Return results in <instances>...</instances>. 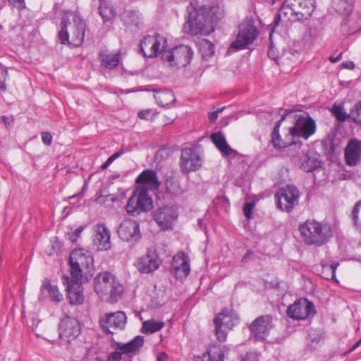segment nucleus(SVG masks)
I'll return each mask as SVG.
<instances>
[{"instance_id":"1","label":"nucleus","mask_w":361,"mask_h":361,"mask_svg":"<svg viewBox=\"0 0 361 361\" xmlns=\"http://www.w3.org/2000/svg\"><path fill=\"white\" fill-rule=\"evenodd\" d=\"M59 39L63 44L80 46L85 37L86 24L76 13L67 11L61 17Z\"/></svg>"},{"instance_id":"2","label":"nucleus","mask_w":361,"mask_h":361,"mask_svg":"<svg viewBox=\"0 0 361 361\" xmlns=\"http://www.w3.org/2000/svg\"><path fill=\"white\" fill-rule=\"evenodd\" d=\"M299 231L303 242L307 245L320 247L326 244L332 236L331 226L313 219L300 223Z\"/></svg>"},{"instance_id":"3","label":"nucleus","mask_w":361,"mask_h":361,"mask_svg":"<svg viewBox=\"0 0 361 361\" xmlns=\"http://www.w3.org/2000/svg\"><path fill=\"white\" fill-rule=\"evenodd\" d=\"M94 285L97 293L111 303L116 302L123 291V286L116 276L108 271L97 274Z\"/></svg>"},{"instance_id":"4","label":"nucleus","mask_w":361,"mask_h":361,"mask_svg":"<svg viewBox=\"0 0 361 361\" xmlns=\"http://www.w3.org/2000/svg\"><path fill=\"white\" fill-rule=\"evenodd\" d=\"M185 32L195 36L197 35H208L214 30L209 18L204 9L200 8L189 13L188 19L183 25Z\"/></svg>"},{"instance_id":"5","label":"nucleus","mask_w":361,"mask_h":361,"mask_svg":"<svg viewBox=\"0 0 361 361\" xmlns=\"http://www.w3.org/2000/svg\"><path fill=\"white\" fill-rule=\"evenodd\" d=\"M71 278L82 280L83 273H90L93 258L90 251L84 249L73 250L69 257Z\"/></svg>"},{"instance_id":"6","label":"nucleus","mask_w":361,"mask_h":361,"mask_svg":"<svg viewBox=\"0 0 361 361\" xmlns=\"http://www.w3.org/2000/svg\"><path fill=\"white\" fill-rule=\"evenodd\" d=\"M152 199L144 187L137 188L128 199L126 209L128 214L137 216L142 212H147L153 207Z\"/></svg>"},{"instance_id":"7","label":"nucleus","mask_w":361,"mask_h":361,"mask_svg":"<svg viewBox=\"0 0 361 361\" xmlns=\"http://www.w3.org/2000/svg\"><path fill=\"white\" fill-rule=\"evenodd\" d=\"M316 131V123L308 114L295 116L294 126L290 128L289 135L293 140L300 141V138L307 140Z\"/></svg>"},{"instance_id":"8","label":"nucleus","mask_w":361,"mask_h":361,"mask_svg":"<svg viewBox=\"0 0 361 361\" xmlns=\"http://www.w3.org/2000/svg\"><path fill=\"white\" fill-rule=\"evenodd\" d=\"M258 33L259 31L254 25L253 18L246 17L239 25L238 34L236 39L232 42L231 48L235 49V51L246 48L255 40Z\"/></svg>"},{"instance_id":"9","label":"nucleus","mask_w":361,"mask_h":361,"mask_svg":"<svg viewBox=\"0 0 361 361\" xmlns=\"http://www.w3.org/2000/svg\"><path fill=\"white\" fill-rule=\"evenodd\" d=\"M300 193L295 185H286L274 195L277 209L290 213L298 204Z\"/></svg>"},{"instance_id":"10","label":"nucleus","mask_w":361,"mask_h":361,"mask_svg":"<svg viewBox=\"0 0 361 361\" xmlns=\"http://www.w3.org/2000/svg\"><path fill=\"white\" fill-rule=\"evenodd\" d=\"M193 51L189 46L181 44L164 51L161 59L164 61L169 62L171 66L183 68L190 63Z\"/></svg>"},{"instance_id":"11","label":"nucleus","mask_w":361,"mask_h":361,"mask_svg":"<svg viewBox=\"0 0 361 361\" xmlns=\"http://www.w3.org/2000/svg\"><path fill=\"white\" fill-rule=\"evenodd\" d=\"M166 47V39L159 35H147L140 42V52L147 58L157 57L164 52Z\"/></svg>"},{"instance_id":"12","label":"nucleus","mask_w":361,"mask_h":361,"mask_svg":"<svg viewBox=\"0 0 361 361\" xmlns=\"http://www.w3.org/2000/svg\"><path fill=\"white\" fill-rule=\"evenodd\" d=\"M274 326L273 317L271 314L261 315L255 319L249 326L250 338L256 341H264Z\"/></svg>"},{"instance_id":"13","label":"nucleus","mask_w":361,"mask_h":361,"mask_svg":"<svg viewBox=\"0 0 361 361\" xmlns=\"http://www.w3.org/2000/svg\"><path fill=\"white\" fill-rule=\"evenodd\" d=\"M286 313L288 317L295 320H304L312 317L316 314V310L312 302L300 298L288 307Z\"/></svg>"},{"instance_id":"14","label":"nucleus","mask_w":361,"mask_h":361,"mask_svg":"<svg viewBox=\"0 0 361 361\" xmlns=\"http://www.w3.org/2000/svg\"><path fill=\"white\" fill-rule=\"evenodd\" d=\"M178 216V207L169 204L159 207L154 211V219L162 230L166 231L172 229Z\"/></svg>"},{"instance_id":"15","label":"nucleus","mask_w":361,"mask_h":361,"mask_svg":"<svg viewBox=\"0 0 361 361\" xmlns=\"http://www.w3.org/2000/svg\"><path fill=\"white\" fill-rule=\"evenodd\" d=\"M202 163V158L195 149L189 147L181 150L179 166L182 173L188 174L197 171Z\"/></svg>"},{"instance_id":"16","label":"nucleus","mask_w":361,"mask_h":361,"mask_svg":"<svg viewBox=\"0 0 361 361\" xmlns=\"http://www.w3.org/2000/svg\"><path fill=\"white\" fill-rule=\"evenodd\" d=\"M215 334L219 342H224L227 338L228 331L231 330L236 324V319L229 313L227 309L218 313L214 319Z\"/></svg>"},{"instance_id":"17","label":"nucleus","mask_w":361,"mask_h":361,"mask_svg":"<svg viewBox=\"0 0 361 361\" xmlns=\"http://www.w3.org/2000/svg\"><path fill=\"white\" fill-rule=\"evenodd\" d=\"M283 120V118H282L280 121H277L271 133L272 145L276 149L286 148L287 152L290 153L291 156L294 157L296 155H299L300 150L302 146V142L301 141L292 140L290 142H287L281 139V137L279 134V128Z\"/></svg>"},{"instance_id":"18","label":"nucleus","mask_w":361,"mask_h":361,"mask_svg":"<svg viewBox=\"0 0 361 361\" xmlns=\"http://www.w3.org/2000/svg\"><path fill=\"white\" fill-rule=\"evenodd\" d=\"M190 258L183 251L176 254L172 259L170 273L176 279H185L190 272Z\"/></svg>"},{"instance_id":"19","label":"nucleus","mask_w":361,"mask_h":361,"mask_svg":"<svg viewBox=\"0 0 361 361\" xmlns=\"http://www.w3.org/2000/svg\"><path fill=\"white\" fill-rule=\"evenodd\" d=\"M127 317L123 312L118 311L109 313L99 321L104 331L108 334H114V331L124 329Z\"/></svg>"},{"instance_id":"20","label":"nucleus","mask_w":361,"mask_h":361,"mask_svg":"<svg viewBox=\"0 0 361 361\" xmlns=\"http://www.w3.org/2000/svg\"><path fill=\"white\" fill-rule=\"evenodd\" d=\"M62 280L63 283L66 286V291L70 304L75 305L82 304L85 297L82 280L75 281V279H70L67 276H63Z\"/></svg>"},{"instance_id":"21","label":"nucleus","mask_w":361,"mask_h":361,"mask_svg":"<svg viewBox=\"0 0 361 361\" xmlns=\"http://www.w3.org/2000/svg\"><path fill=\"white\" fill-rule=\"evenodd\" d=\"M117 232L121 240L130 243H135L141 238L139 224L131 219H126L121 222Z\"/></svg>"},{"instance_id":"22","label":"nucleus","mask_w":361,"mask_h":361,"mask_svg":"<svg viewBox=\"0 0 361 361\" xmlns=\"http://www.w3.org/2000/svg\"><path fill=\"white\" fill-rule=\"evenodd\" d=\"M59 329L60 338L68 342L75 339L80 331L78 321L69 316L61 320Z\"/></svg>"},{"instance_id":"23","label":"nucleus","mask_w":361,"mask_h":361,"mask_svg":"<svg viewBox=\"0 0 361 361\" xmlns=\"http://www.w3.org/2000/svg\"><path fill=\"white\" fill-rule=\"evenodd\" d=\"M344 156L348 166H356L361 159V141L351 139L345 148Z\"/></svg>"},{"instance_id":"24","label":"nucleus","mask_w":361,"mask_h":361,"mask_svg":"<svg viewBox=\"0 0 361 361\" xmlns=\"http://www.w3.org/2000/svg\"><path fill=\"white\" fill-rule=\"evenodd\" d=\"M159 267L158 255L155 250H149L145 255L140 258L137 269L141 273L149 274Z\"/></svg>"},{"instance_id":"25","label":"nucleus","mask_w":361,"mask_h":361,"mask_svg":"<svg viewBox=\"0 0 361 361\" xmlns=\"http://www.w3.org/2000/svg\"><path fill=\"white\" fill-rule=\"evenodd\" d=\"M136 183L142 185L140 187H144L147 190H157L161 183L157 178V172L152 169H146L143 171L136 178Z\"/></svg>"},{"instance_id":"26","label":"nucleus","mask_w":361,"mask_h":361,"mask_svg":"<svg viewBox=\"0 0 361 361\" xmlns=\"http://www.w3.org/2000/svg\"><path fill=\"white\" fill-rule=\"evenodd\" d=\"M94 243L98 250H108L111 248V233L104 224H97Z\"/></svg>"},{"instance_id":"27","label":"nucleus","mask_w":361,"mask_h":361,"mask_svg":"<svg viewBox=\"0 0 361 361\" xmlns=\"http://www.w3.org/2000/svg\"><path fill=\"white\" fill-rule=\"evenodd\" d=\"M296 6V20L298 21L308 19L316 7L315 0H295Z\"/></svg>"},{"instance_id":"28","label":"nucleus","mask_w":361,"mask_h":361,"mask_svg":"<svg viewBox=\"0 0 361 361\" xmlns=\"http://www.w3.org/2000/svg\"><path fill=\"white\" fill-rule=\"evenodd\" d=\"M211 140L224 156L235 157L239 154L236 150L233 149L228 145L224 134L221 132L212 133L211 135Z\"/></svg>"},{"instance_id":"29","label":"nucleus","mask_w":361,"mask_h":361,"mask_svg":"<svg viewBox=\"0 0 361 361\" xmlns=\"http://www.w3.org/2000/svg\"><path fill=\"white\" fill-rule=\"evenodd\" d=\"M120 18L126 26L132 29H138L142 24V18L137 11L125 10L121 13Z\"/></svg>"},{"instance_id":"30","label":"nucleus","mask_w":361,"mask_h":361,"mask_svg":"<svg viewBox=\"0 0 361 361\" xmlns=\"http://www.w3.org/2000/svg\"><path fill=\"white\" fill-rule=\"evenodd\" d=\"M154 97L159 106L169 108L173 105L176 98L171 90H154Z\"/></svg>"},{"instance_id":"31","label":"nucleus","mask_w":361,"mask_h":361,"mask_svg":"<svg viewBox=\"0 0 361 361\" xmlns=\"http://www.w3.org/2000/svg\"><path fill=\"white\" fill-rule=\"evenodd\" d=\"M144 344V337L137 336L130 341L126 343H116V348L122 351V353L128 354L138 351Z\"/></svg>"},{"instance_id":"32","label":"nucleus","mask_w":361,"mask_h":361,"mask_svg":"<svg viewBox=\"0 0 361 361\" xmlns=\"http://www.w3.org/2000/svg\"><path fill=\"white\" fill-rule=\"evenodd\" d=\"M224 348L225 346L222 348L214 347L204 353L202 355L197 357L195 361H224Z\"/></svg>"},{"instance_id":"33","label":"nucleus","mask_w":361,"mask_h":361,"mask_svg":"<svg viewBox=\"0 0 361 361\" xmlns=\"http://www.w3.org/2000/svg\"><path fill=\"white\" fill-rule=\"evenodd\" d=\"M99 59L102 64L108 69H112L117 67L119 64L120 56L118 53L109 52L108 51H100Z\"/></svg>"},{"instance_id":"34","label":"nucleus","mask_w":361,"mask_h":361,"mask_svg":"<svg viewBox=\"0 0 361 361\" xmlns=\"http://www.w3.org/2000/svg\"><path fill=\"white\" fill-rule=\"evenodd\" d=\"M99 13L104 22L111 20L116 15L111 2L107 0H99Z\"/></svg>"},{"instance_id":"35","label":"nucleus","mask_w":361,"mask_h":361,"mask_svg":"<svg viewBox=\"0 0 361 361\" xmlns=\"http://www.w3.org/2000/svg\"><path fill=\"white\" fill-rule=\"evenodd\" d=\"M336 11L342 15H350L352 12L355 0H332Z\"/></svg>"},{"instance_id":"36","label":"nucleus","mask_w":361,"mask_h":361,"mask_svg":"<svg viewBox=\"0 0 361 361\" xmlns=\"http://www.w3.org/2000/svg\"><path fill=\"white\" fill-rule=\"evenodd\" d=\"M201 8L204 9V11L206 12L207 17L209 18V19L211 20V23L213 25L214 23H217L224 16V12L223 8L218 4L210 6L208 8L204 6L201 7Z\"/></svg>"},{"instance_id":"37","label":"nucleus","mask_w":361,"mask_h":361,"mask_svg":"<svg viewBox=\"0 0 361 361\" xmlns=\"http://www.w3.org/2000/svg\"><path fill=\"white\" fill-rule=\"evenodd\" d=\"M294 1L295 0H285L282 4L281 7L279 10L282 16L287 17L291 20H297V10Z\"/></svg>"},{"instance_id":"38","label":"nucleus","mask_w":361,"mask_h":361,"mask_svg":"<svg viewBox=\"0 0 361 361\" xmlns=\"http://www.w3.org/2000/svg\"><path fill=\"white\" fill-rule=\"evenodd\" d=\"M301 169L305 172H312L318 167H319L321 161L316 157V156L309 155L305 154L303 159H300Z\"/></svg>"},{"instance_id":"39","label":"nucleus","mask_w":361,"mask_h":361,"mask_svg":"<svg viewBox=\"0 0 361 361\" xmlns=\"http://www.w3.org/2000/svg\"><path fill=\"white\" fill-rule=\"evenodd\" d=\"M41 289H47L49 292L51 300L54 302H59L63 299V295L59 292L57 286L50 284V281L47 279H45L42 281Z\"/></svg>"},{"instance_id":"40","label":"nucleus","mask_w":361,"mask_h":361,"mask_svg":"<svg viewBox=\"0 0 361 361\" xmlns=\"http://www.w3.org/2000/svg\"><path fill=\"white\" fill-rule=\"evenodd\" d=\"M164 326V322L147 320L143 322L142 332L144 334H152L159 331Z\"/></svg>"},{"instance_id":"41","label":"nucleus","mask_w":361,"mask_h":361,"mask_svg":"<svg viewBox=\"0 0 361 361\" xmlns=\"http://www.w3.org/2000/svg\"><path fill=\"white\" fill-rule=\"evenodd\" d=\"M165 186L169 192L173 195H178L183 192L179 183L173 177H169L165 181Z\"/></svg>"},{"instance_id":"42","label":"nucleus","mask_w":361,"mask_h":361,"mask_svg":"<svg viewBox=\"0 0 361 361\" xmlns=\"http://www.w3.org/2000/svg\"><path fill=\"white\" fill-rule=\"evenodd\" d=\"M214 45L209 40H203L200 45V51L203 58L211 57L214 54Z\"/></svg>"},{"instance_id":"43","label":"nucleus","mask_w":361,"mask_h":361,"mask_svg":"<svg viewBox=\"0 0 361 361\" xmlns=\"http://www.w3.org/2000/svg\"><path fill=\"white\" fill-rule=\"evenodd\" d=\"M349 116L355 123L361 126V100L357 101L352 107Z\"/></svg>"},{"instance_id":"44","label":"nucleus","mask_w":361,"mask_h":361,"mask_svg":"<svg viewBox=\"0 0 361 361\" xmlns=\"http://www.w3.org/2000/svg\"><path fill=\"white\" fill-rule=\"evenodd\" d=\"M331 112L336 117V120L339 122H344L347 119L350 118V113L347 114L343 109L342 105L334 104L332 107Z\"/></svg>"},{"instance_id":"45","label":"nucleus","mask_w":361,"mask_h":361,"mask_svg":"<svg viewBox=\"0 0 361 361\" xmlns=\"http://www.w3.org/2000/svg\"><path fill=\"white\" fill-rule=\"evenodd\" d=\"M310 343H307V348L313 351L316 350L320 345L321 336L319 335L309 334Z\"/></svg>"},{"instance_id":"46","label":"nucleus","mask_w":361,"mask_h":361,"mask_svg":"<svg viewBox=\"0 0 361 361\" xmlns=\"http://www.w3.org/2000/svg\"><path fill=\"white\" fill-rule=\"evenodd\" d=\"M360 206H361V201H358L355 204L353 209L352 211V217H353L354 224L357 227V229H360V232H361V223L359 222L358 213H359V208Z\"/></svg>"},{"instance_id":"47","label":"nucleus","mask_w":361,"mask_h":361,"mask_svg":"<svg viewBox=\"0 0 361 361\" xmlns=\"http://www.w3.org/2000/svg\"><path fill=\"white\" fill-rule=\"evenodd\" d=\"M8 76L6 68L1 67L0 69V90L3 92L6 90V80Z\"/></svg>"},{"instance_id":"48","label":"nucleus","mask_w":361,"mask_h":361,"mask_svg":"<svg viewBox=\"0 0 361 361\" xmlns=\"http://www.w3.org/2000/svg\"><path fill=\"white\" fill-rule=\"evenodd\" d=\"M84 229L83 226H79L78 228L75 229L73 231L68 233V238L72 243H75L77 239L80 236L81 233Z\"/></svg>"},{"instance_id":"49","label":"nucleus","mask_w":361,"mask_h":361,"mask_svg":"<svg viewBox=\"0 0 361 361\" xmlns=\"http://www.w3.org/2000/svg\"><path fill=\"white\" fill-rule=\"evenodd\" d=\"M255 207L253 202H246L243 206L244 215L247 219L252 218V209Z\"/></svg>"},{"instance_id":"50","label":"nucleus","mask_w":361,"mask_h":361,"mask_svg":"<svg viewBox=\"0 0 361 361\" xmlns=\"http://www.w3.org/2000/svg\"><path fill=\"white\" fill-rule=\"evenodd\" d=\"M42 142L47 145L50 146L52 142V135L49 132H44L42 133Z\"/></svg>"},{"instance_id":"51","label":"nucleus","mask_w":361,"mask_h":361,"mask_svg":"<svg viewBox=\"0 0 361 361\" xmlns=\"http://www.w3.org/2000/svg\"><path fill=\"white\" fill-rule=\"evenodd\" d=\"M242 361H259V357L256 352H248Z\"/></svg>"},{"instance_id":"52","label":"nucleus","mask_w":361,"mask_h":361,"mask_svg":"<svg viewBox=\"0 0 361 361\" xmlns=\"http://www.w3.org/2000/svg\"><path fill=\"white\" fill-rule=\"evenodd\" d=\"M122 351H114L108 356V361H120L122 359Z\"/></svg>"},{"instance_id":"53","label":"nucleus","mask_w":361,"mask_h":361,"mask_svg":"<svg viewBox=\"0 0 361 361\" xmlns=\"http://www.w3.org/2000/svg\"><path fill=\"white\" fill-rule=\"evenodd\" d=\"M8 1L12 6H13L14 7L17 8L19 10L23 9L25 7V0H8Z\"/></svg>"},{"instance_id":"54","label":"nucleus","mask_w":361,"mask_h":361,"mask_svg":"<svg viewBox=\"0 0 361 361\" xmlns=\"http://www.w3.org/2000/svg\"><path fill=\"white\" fill-rule=\"evenodd\" d=\"M222 111V109H219L217 111L210 112L209 114V119L211 122H214L218 118V114L219 112Z\"/></svg>"},{"instance_id":"55","label":"nucleus","mask_w":361,"mask_h":361,"mask_svg":"<svg viewBox=\"0 0 361 361\" xmlns=\"http://www.w3.org/2000/svg\"><path fill=\"white\" fill-rule=\"evenodd\" d=\"M150 114V110H141L138 113V117L141 119H147Z\"/></svg>"},{"instance_id":"56","label":"nucleus","mask_w":361,"mask_h":361,"mask_svg":"<svg viewBox=\"0 0 361 361\" xmlns=\"http://www.w3.org/2000/svg\"><path fill=\"white\" fill-rule=\"evenodd\" d=\"M342 66L344 68L353 70L355 68V64L353 61H344L342 63Z\"/></svg>"},{"instance_id":"57","label":"nucleus","mask_w":361,"mask_h":361,"mask_svg":"<svg viewBox=\"0 0 361 361\" xmlns=\"http://www.w3.org/2000/svg\"><path fill=\"white\" fill-rule=\"evenodd\" d=\"M281 16L282 15L280 13L279 11H278V13L275 15V17H274V21H273V23H274V26L279 25V24L280 23V21H281Z\"/></svg>"},{"instance_id":"58","label":"nucleus","mask_w":361,"mask_h":361,"mask_svg":"<svg viewBox=\"0 0 361 361\" xmlns=\"http://www.w3.org/2000/svg\"><path fill=\"white\" fill-rule=\"evenodd\" d=\"M338 265V264H331V267H330V269L331 271V279H332L335 278L336 269Z\"/></svg>"},{"instance_id":"59","label":"nucleus","mask_w":361,"mask_h":361,"mask_svg":"<svg viewBox=\"0 0 361 361\" xmlns=\"http://www.w3.org/2000/svg\"><path fill=\"white\" fill-rule=\"evenodd\" d=\"M253 254V252L252 250H248L246 254L242 258V262H245L247 261V259H248V257Z\"/></svg>"},{"instance_id":"60","label":"nucleus","mask_w":361,"mask_h":361,"mask_svg":"<svg viewBox=\"0 0 361 361\" xmlns=\"http://www.w3.org/2000/svg\"><path fill=\"white\" fill-rule=\"evenodd\" d=\"M167 358V355L165 353H160L157 358V361H162Z\"/></svg>"},{"instance_id":"61","label":"nucleus","mask_w":361,"mask_h":361,"mask_svg":"<svg viewBox=\"0 0 361 361\" xmlns=\"http://www.w3.org/2000/svg\"><path fill=\"white\" fill-rule=\"evenodd\" d=\"M361 345V338L357 341L349 350L350 352L355 350L357 348H358Z\"/></svg>"},{"instance_id":"62","label":"nucleus","mask_w":361,"mask_h":361,"mask_svg":"<svg viewBox=\"0 0 361 361\" xmlns=\"http://www.w3.org/2000/svg\"><path fill=\"white\" fill-rule=\"evenodd\" d=\"M124 153L123 150L121 149V150H119L116 152H115L114 154H112V157H114V159L116 160V159H118V157H120Z\"/></svg>"},{"instance_id":"63","label":"nucleus","mask_w":361,"mask_h":361,"mask_svg":"<svg viewBox=\"0 0 361 361\" xmlns=\"http://www.w3.org/2000/svg\"><path fill=\"white\" fill-rule=\"evenodd\" d=\"M1 121L4 123L6 126L10 125L9 118H8L6 116H2Z\"/></svg>"},{"instance_id":"64","label":"nucleus","mask_w":361,"mask_h":361,"mask_svg":"<svg viewBox=\"0 0 361 361\" xmlns=\"http://www.w3.org/2000/svg\"><path fill=\"white\" fill-rule=\"evenodd\" d=\"M341 59V54H340L339 56H338L336 57L331 56L329 58V60L332 63H336V62L338 61Z\"/></svg>"}]
</instances>
